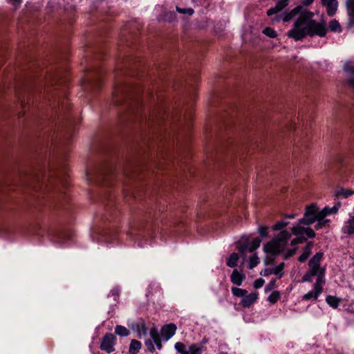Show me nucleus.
<instances>
[{
  "label": "nucleus",
  "mask_w": 354,
  "mask_h": 354,
  "mask_svg": "<svg viewBox=\"0 0 354 354\" xmlns=\"http://www.w3.org/2000/svg\"><path fill=\"white\" fill-rule=\"evenodd\" d=\"M297 15L299 17L295 21L292 28L287 33L289 37L295 41H300L307 35L310 37L326 35L327 30L325 24L314 20L313 19L314 13L304 9L301 6H298L290 12L284 13L282 19L284 22H288Z\"/></svg>",
  "instance_id": "nucleus-1"
},
{
  "label": "nucleus",
  "mask_w": 354,
  "mask_h": 354,
  "mask_svg": "<svg viewBox=\"0 0 354 354\" xmlns=\"http://www.w3.org/2000/svg\"><path fill=\"white\" fill-rule=\"evenodd\" d=\"M324 254L316 253L309 261V270L304 274L301 279L302 282H311L313 277H317L313 289L302 296V300H317L323 292V286L325 284L326 269L320 267V262Z\"/></svg>",
  "instance_id": "nucleus-2"
},
{
  "label": "nucleus",
  "mask_w": 354,
  "mask_h": 354,
  "mask_svg": "<svg viewBox=\"0 0 354 354\" xmlns=\"http://www.w3.org/2000/svg\"><path fill=\"white\" fill-rule=\"evenodd\" d=\"M291 236L292 234L288 230L280 231L270 241L264 245L263 250L266 253L272 254L284 252V259H287L292 257L297 249L296 245L292 246L291 248H288Z\"/></svg>",
  "instance_id": "nucleus-3"
},
{
  "label": "nucleus",
  "mask_w": 354,
  "mask_h": 354,
  "mask_svg": "<svg viewBox=\"0 0 354 354\" xmlns=\"http://www.w3.org/2000/svg\"><path fill=\"white\" fill-rule=\"evenodd\" d=\"M306 225L301 219H299L292 227L290 232L292 235H295V238L290 241V246H295L299 243H301L306 240V238H314L315 232L309 227Z\"/></svg>",
  "instance_id": "nucleus-4"
},
{
  "label": "nucleus",
  "mask_w": 354,
  "mask_h": 354,
  "mask_svg": "<svg viewBox=\"0 0 354 354\" xmlns=\"http://www.w3.org/2000/svg\"><path fill=\"white\" fill-rule=\"evenodd\" d=\"M261 242V239L257 237L250 241H241L237 245V249L240 254L245 257L247 252H253L256 250L260 246Z\"/></svg>",
  "instance_id": "nucleus-5"
},
{
  "label": "nucleus",
  "mask_w": 354,
  "mask_h": 354,
  "mask_svg": "<svg viewBox=\"0 0 354 354\" xmlns=\"http://www.w3.org/2000/svg\"><path fill=\"white\" fill-rule=\"evenodd\" d=\"M338 207L333 206L332 207H325L320 210L319 216L316 220V225H315V230H318L325 227L330 220L326 218L328 215L337 213Z\"/></svg>",
  "instance_id": "nucleus-6"
},
{
  "label": "nucleus",
  "mask_w": 354,
  "mask_h": 354,
  "mask_svg": "<svg viewBox=\"0 0 354 354\" xmlns=\"http://www.w3.org/2000/svg\"><path fill=\"white\" fill-rule=\"evenodd\" d=\"M116 337L112 333L105 334L101 339L100 348L110 354L115 351V346L116 344Z\"/></svg>",
  "instance_id": "nucleus-7"
},
{
  "label": "nucleus",
  "mask_w": 354,
  "mask_h": 354,
  "mask_svg": "<svg viewBox=\"0 0 354 354\" xmlns=\"http://www.w3.org/2000/svg\"><path fill=\"white\" fill-rule=\"evenodd\" d=\"M320 210L315 205L308 206L306 209L304 216L302 218V222L307 226L316 222V220L319 216Z\"/></svg>",
  "instance_id": "nucleus-8"
},
{
  "label": "nucleus",
  "mask_w": 354,
  "mask_h": 354,
  "mask_svg": "<svg viewBox=\"0 0 354 354\" xmlns=\"http://www.w3.org/2000/svg\"><path fill=\"white\" fill-rule=\"evenodd\" d=\"M176 329V326L174 324H169L163 326L160 331L163 339L168 341L175 335Z\"/></svg>",
  "instance_id": "nucleus-9"
},
{
  "label": "nucleus",
  "mask_w": 354,
  "mask_h": 354,
  "mask_svg": "<svg viewBox=\"0 0 354 354\" xmlns=\"http://www.w3.org/2000/svg\"><path fill=\"white\" fill-rule=\"evenodd\" d=\"M283 268L284 263H281L278 266L272 268H266L263 272H261V274L264 276H268L270 274H275L278 276V278L280 279L283 275Z\"/></svg>",
  "instance_id": "nucleus-10"
},
{
  "label": "nucleus",
  "mask_w": 354,
  "mask_h": 354,
  "mask_svg": "<svg viewBox=\"0 0 354 354\" xmlns=\"http://www.w3.org/2000/svg\"><path fill=\"white\" fill-rule=\"evenodd\" d=\"M322 4L326 7L327 14L333 17L337 12L338 3L337 0H322Z\"/></svg>",
  "instance_id": "nucleus-11"
},
{
  "label": "nucleus",
  "mask_w": 354,
  "mask_h": 354,
  "mask_svg": "<svg viewBox=\"0 0 354 354\" xmlns=\"http://www.w3.org/2000/svg\"><path fill=\"white\" fill-rule=\"evenodd\" d=\"M258 296L259 294L257 292H252L249 295L245 294L241 299V304L244 308H248L257 300Z\"/></svg>",
  "instance_id": "nucleus-12"
},
{
  "label": "nucleus",
  "mask_w": 354,
  "mask_h": 354,
  "mask_svg": "<svg viewBox=\"0 0 354 354\" xmlns=\"http://www.w3.org/2000/svg\"><path fill=\"white\" fill-rule=\"evenodd\" d=\"M288 1L289 0H279L275 6L274 7H272V8H270L268 11H267V15L268 16H272L273 15H275L278 12H279L280 11H281L285 7H286L288 4Z\"/></svg>",
  "instance_id": "nucleus-13"
},
{
  "label": "nucleus",
  "mask_w": 354,
  "mask_h": 354,
  "mask_svg": "<svg viewBox=\"0 0 354 354\" xmlns=\"http://www.w3.org/2000/svg\"><path fill=\"white\" fill-rule=\"evenodd\" d=\"M342 231L344 234H354V216H351L350 218L344 222Z\"/></svg>",
  "instance_id": "nucleus-14"
},
{
  "label": "nucleus",
  "mask_w": 354,
  "mask_h": 354,
  "mask_svg": "<svg viewBox=\"0 0 354 354\" xmlns=\"http://www.w3.org/2000/svg\"><path fill=\"white\" fill-rule=\"evenodd\" d=\"M245 277V274L242 272H239L237 269H234L230 276V279L232 283L239 286L242 284Z\"/></svg>",
  "instance_id": "nucleus-15"
},
{
  "label": "nucleus",
  "mask_w": 354,
  "mask_h": 354,
  "mask_svg": "<svg viewBox=\"0 0 354 354\" xmlns=\"http://www.w3.org/2000/svg\"><path fill=\"white\" fill-rule=\"evenodd\" d=\"M133 330L137 333L138 337L139 338H141L143 336H146L147 334V329L144 322L136 324L133 326Z\"/></svg>",
  "instance_id": "nucleus-16"
},
{
  "label": "nucleus",
  "mask_w": 354,
  "mask_h": 354,
  "mask_svg": "<svg viewBox=\"0 0 354 354\" xmlns=\"http://www.w3.org/2000/svg\"><path fill=\"white\" fill-rule=\"evenodd\" d=\"M313 246V242H308L304 249L302 254L299 257L298 260L300 262H304L311 254V250Z\"/></svg>",
  "instance_id": "nucleus-17"
},
{
  "label": "nucleus",
  "mask_w": 354,
  "mask_h": 354,
  "mask_svg": "<svg viewBox=\"0 0 354 354\" xmlns=\"http://www.w3.org/2000/svg\"><path fill=\"white\" fill-rule=\"evenodd\" d=\"M346 10L349 17V24H354V0H347Z\"/></svg>",
  "instance_id": "nucleus-18"
},
{
  "label": "nucleus",
  "mask_w": 354,
  "mask_h": 354,
  "mask_svg": "<svg viewBox=\"0 0 354 354\" xmlns=\"http://www.w3.org/2000/svg\"><path fill=\"white\" fill-rule=\"evenodd\" d=\"M340 301H341V299L337 297H335V296H332V295H328L326 297V303L330 306L332 307L333 308H337L339 305V303H340Z\"/></svg>",
  "instance_id": "nucleus-19"
},
{
  "label": "nucleus",
  "mask_w": 354,
  "mask_h": 354,
  "mask_svg": "<svg viewBox=\"0 0 354 354\" xmlns=\"http://www.w3.org/2000/svg\"><path fill=\"white\" fill-rule=\"evenodd\" d=\"M142 344L140 342L132 339L129 346V353L130 354H137L140 350Z\"/></svg>",
  "instance_id": "nucleus-20"
},
{
  "label": "nucleus",
  "mask_w": 354,
  "mask_h": 354,
  "mask_svg": "<svg viewBox=\"0 0 354 354\" xmlns=\"http://www.w3.org/2000/svg\"><path fill=\"white\" fill-rule=\"evenodd\" d=\"M239 261L238 254L233 252L232 253L227 260V266L230 268H234L237 266Z\"/></svg>",
  "instance_id": "nucleus-21"
},
{
  "label": "nucleus",
  "mask_w": 354,
  "mask_h": 354,
  "mask_svg": "<svg viewBox=\"0 0 354 354\" xmlns=\"http://www.w3.org/2000/svg\"><path fill=\"white\" fill-rule=\"evenodd\" d=\"M115 333L120 337H127L130 332L125 326L117 325L115 328Z\"/></svg>",
  "instance_id": "nucleus-22"
},
{
  "label": "nucleus",
  "mask_w": 354,
  "mask_h": 354,
  "mask_svg": "<svg viewBox=\"0 0 354 354\" xmlns=\"http://www.w3.org/2000/svg\"><path fill=\"white\" fill-rule=\"evenodd\" d=\"M203 346L197 344H192L189 346L188 354H202Z\"/></svg>",
  "instance_id": "nucleus-23"
},
{
  "label": "nucleus",
  "mask_w": 354,
  "mask_h": 354,
  "mask_svg": "<svg viewBox=\"0 0 354 354\" xmlns=\"http://www.w3.org/2000/svg\"><path fill=\"white\" fill-rule=\"evenodd\" d=\"M281 297V294L279 291H273L268 297V301L271 304H274Z\"/></svg>",
  "instance_id": "nucleus-24"
},
{
  "label": "nucleus",
  "mask_w": 354,
  "mask_h": 354,
  "mask_svg": "<svg viewBox=\"0 0 354 354\" xmlns=\"http://www.w3.org/2000/svg\"><path fill=\"white\" fill-rule=\"evenodd\" d=\"M259 259L256 254H254L249 259V266L248 268L250 269H252L256 267L259 263Z\"/></svg>",
  "instance_id": "nucleus-25"
},
{
  "label": "nucleus",
  "mask_w": 354,
  "mask_h": 354,
  "mask_svg": "<svg viewBox=\"0 0 354 354\" xmlns=\"http://www.w3.org/2000/svg\"><path fill=\"white\" fill-rule=\"evenodd\" d=\"M174 348L177 352L181 354H188V351L186 349L185 345L182 342H176L174 345Z\"/></svg>",
  "instance_id": "nucleus-26"
},
{
  "label": "nucleus",
  "mask_w": 354,
  "mask_h": 354,
  "mask_svg": "<svg viewBox=\"0 0 354 354\" xmlns=\"http://www.w3.org/2000/svg\"><path fill=\"white\" fill-rule=\"evenodd\" d=\"M232 292L234 296L243 298L245 295L247 294V290L239 288L233 287L232 288Z\"/></svg>",
  "instance_id": "nucleus-27"
},
{
  "label": "nucleus",
  "mask_w": 354,
  "mask_h": 354,
  "mask_svg": "<svg viewBox=\"0 0 354 354\" xmlns=\"http://www.w3.org/2000/svg\"><path fill=\"white\" fill-rule=\"evenodd\" d=\"M329 28L333 32H341L342 30L339 22L335 19H333L330 22Z\"/></svg>",
  "instance_id": "nucleus-28"
},
{
  "label": "nucleus",
  "mask_w": 354,
  "mask_h": 354,
  "mask_svg": "<svg viewBox=\"0 0 354 354\" xmlns=\"http://www.w3.org/2000/svg\"><path fill=\"white\" fill-rule=\"evenodd\" d=\"M288 225V222H287V221H279L274 224V225L273 226V230L282 231V230L284 227H286Z\"/></svg>",
  "instance_id": "nucleus-29"
},
{
  "label": "nucleus",
  "mask_w": 354,
  "mask_h": 354,
  "mask_svg": "<svg viewBox=\"0 0 354 354\" xmlns=\"http://www.w3.org/2000/svg\"><path fill=\"white\" fill-rule=\"evenodd\" d=\"M176 10L180 13L187 15H192L194 12V10L191 8H181L180 7L176 6Z\"/></svg>",
  "instance_id": "nucleus-30"
},
{
  "label": "nucleus",
  "mask_w": 354,
  "mask_h": 354,
  "mask_svg": "<svg viewBox=\"0 0 354 354\" xmlns=\"http://www.w3.org/2000/svg\"><path fill=\"white\" fill-rule=\"evenodd\" d=\"M150 336L151 337V339L154 341L155 339L160 338V333L157 329L156 327L153 326L149 331Z\"/></svg>",
  "instance_id": "nucleus-31"
},
{
  "label": "nucleus",
  "mask_w": 354,
  "mask_h": 354,
  "mask_svg": "<svg viewBox=\"0 0 354 354\" xmlns=\"http://www.w3.org/2000/svg\"><path fill=\"white\" fill-rule=\"evenodd\" d=\"M263 32L267 35L268 37H270V38H274L277 37V33L275 32V30H274L272 28H266L263 30Z\"/></svg>",
  "instance_id": "nucleus-32"
},
{
  "label": "nucleus",
  "mask_w": 354,
  "mask_h": 354,
  "mask_svg": "<svg viewBox=\"0 0 354 354\" xmlns=\"http://www.w3.org/2000/svg\"><path fill=\"white\" fill-rule=\"evenodd\" d=\"M153 343H154L153 341L150 339H147L145 342L146 347L147 348L149 351H150L151 353H154L156 351Z\"/></svg>",
  "instance_id": "nucleus-33"
},
{
  "label": "nucleus",
  "mask_w": 354,
  "mask_h": 354,
  "mask_svg": "<svg viewBox=\"0 0 354 354\" xmlns=\"http://www.w3.org/2000/svg\"><path fill=\"white\" fill-rule=\"evenodd\" d=\"M276 287V279L271 280L265 288V291L268 292Z\"/></svg>",
  "instance_id": "nucleus-34"
},
{
  "label": "nucleus",
  "mask_w": 354,
  "mask_h": 354,
  "mask_svg": "<svg viewBox=\"0 0 354 354\" xmlns=\"http://www.w3.org/2000/svg\"><path fill=\"white\" fill-rule=\"evenodd\" d=\"M339 195L343 196L344 198H347L354 194V191H351L348 189H342L338 193Z\"/></svg>",
  "instance_id": "nucleus-35"
},
{
  "label": "nucleus",
  "mask_w": 354,
  "mask_h": 354,
  "mask_svg": "<svg viewBox=\"0 0 354 354\" xmlns=\"http://www.w3.org/2000/svg\"><path fill=\"white\" fill-rule=\"evenodd\" d=\"M259 232L262 237L268 236V227L266 226H260L259 227Z\"/></svg>",
  "instance_id": "nucleus-36"
},
{
  "label": "nucleus",
  "mask_w": 354,
  "mask_h": 354,
  "mask_svg": "<svg viewBox=\"0 0 354 354\" xmlns=\"http://www.w3.org/2000/svg\"><path fill=\"white\" fill-rule=\"evenodd\" d=\"M264 280L261 278L257 279L254 282V287L255 288H261L264 284Z\"/></svg>",
  "instance_id": "nucleus-37"
},
{
  "label": "nucleus",
  "mask_w": 354,
  "mask_h": 354,
  "mask_svg": "<svg viewBox=\"0 0 354 354\" xmlns=\"http://www.w3.org/2000/svg\"><path fill=\"white\" fill-rule=\"evenodd\" d=\"M348 83L351 86L354 88V71L349 73L348 76Z\"/></svg>",
  "instance_id": "nucleus-38"
},
{
  "label": "nucleus",
  "mask_w": 354,
  "mask_h": 354,
  "mask_svg": "<svg viewBox=\"0 0 354 354\" xmlns=\"http://www.w3.org/2000/svg\"><path fill=\"white\" fill-rule=\"evenodd\" d=\"M153 342H154V344H156V347H157V348H158V350H161V349H162V346L161 337H160V338H158V339H155V340L153 341Z\"/></svg>",
  "instance_id": "nucleus-39"
},
{
  "label": "nucleus",
  "mask_w": 354,
  "mask_h": 354,
  "mask_svg": "<svg viewBox=\"0 0 354 354\" xmlns=\"http://www.w3.org/2000/svg\"><path fill=\"white\" fill-rule=\"evenodd\" d=\"M315 0H301V3L304 6H308L311 5Z\"/></svg>",
  "instance_id": "nucleus-40"
},
{
  "label": "nucleus",
  "mask_w": 354,
  "mask_h": 354,
  "mask_svg": "<svg viewBox=\"0 0 354 354\" xmlns=\"http://www.w3.org/2000/svg\"><path fill=\"white\" fill-rule=\"evenodd\" d=\"M9 2L13 6H17L21 3V0H9Z\"/></svg>",
  "instance_id": "nucleus-41"
},
{
  "label": "nucleus",
  "mask_w": 354,
  "mask_h": 354,
  "mask_svg": "<svg viewBox=\"0 0 354 354\" xmlns=\"http://www.w3.org/2000/svg\"><path fill=\"white\" fill-rule=\"evenodd\" d=\"M297 216V214H287L286 216V218H290V219H293L295 218L296 216Z\"/></svg>",
  "instance_id": "nucleus-42"
},
{
  "label": "nucleus",
  "mask_w": 354,
  "mask_h": 354,
  "mask_svg": "<svg viewBox=\"0 0 354 354\" xmlns=\"http://www.w3.org/2000/svg\"><path fill=\"white\" fill-rule=\"evenodd\" d=\"M120 90H115L113 93L114 97H116L117 96L120 95Z\"/></svg>",
  "instance_id": "nucleus-43"
},
{
  "label": "nucleus",
  "mask_w": 354,
  "mask_h": 354,
  "mask_svg": "<svg viewBox=\"0 0 354 354\" xmlns=\"http://www.w3.org/2000/svg\"><path fill=\"white\" fill-rule=\"evenodd\" d=\"M207 342V340L205 339H203L201 342V344H205Z\"/></svg>",
  "instance_id": "nucleus-44"
}]
</instances>
